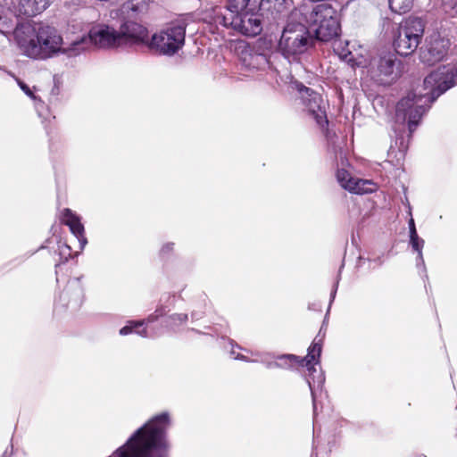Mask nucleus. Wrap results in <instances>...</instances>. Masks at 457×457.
<instances>
[{"instance_id":"f257e3e1","label":"nucleus","mask_w":457,"mask_h":457,"mask_svg":"<svg viewBox=\"0 0 457 457\" xmlns=\"http://www.w3.org/2000/svg\"><path fill=\"white\" fill-rule=\"evenodd\" d=\"M457 85V68H440L430 72L423 85L408 92L395 107V120L399 123H408L410 134L419 126L423 115L431 104L445 91Z\"/></svg>"},{"instance_id":"f03ea898","label":"nucleus","mask_w":457,"mask_h":457,"mask_svg":"<svg viewBox=\"0 0 457 457\" xmlns=\"http://www.w3.org/2000/svg\"><path fill=\"white\" fill-rule=\"evenodd\" d=\"M169 426L170 418L167 412L156 415L109 457H168L169 444L166 434Z\"/></svg>"},{"instance_id":"7ed1b4c3","label":"nucleus","mask_w":457,"mask_h":457,"mask_svg":"<svg viewBox=\"0 0 457 457\" xmlns=\"http://www.w3.org/2000/svg\"><path fill=\"white\" fill-rule=\"evenodd\" d=\"M253 6L242 9H210L205 12L204 20L215 25L245 36L255 37L262 31L261 14L253 12Z\"/></svg>"},{"instance_id":"20e7f679","label":"nucleus","mask_w":457,"mask_h":457,"mask_svg":"<svg viewBox=\"0 0 457 457\" xmlns=\"http://www.w3.org/2000/svg\"><path fill=\"white\" fill-rule=\"evenodd\" d=\"M321 349L320 341L317 342L316 339H314L304 358L301 359L294 354H284L279 356V361L275 363V366L280 368H292L296 365L306 367L308 372L306 374V380L312 393L314 415L317 410L316 388H321L325 381L324 375L315 368V365L320 362Z\"/></svg>"},{"instance_id":"39448f33","label":"nucleus","mask_w":457,"mask_h":457,"mask_svg":"<svg viewBox=\"0 0 457 457\" xmlns=\"http://www.w3.org/2000/svg\"><path fill=\"white\" fill-rule=\"evenodd\" d=\"M296 20L292 19L291 12L278 45L279 53L288 60H295L296 56L303 54L312 42L307 26L301 20L295 21Z\"/></svg>"},{"instance_id":"423d86ee","label":"nucleus","mask_w":457,"mask_h":457,"mask_svg":"<svg viewBox=\"0 0 457 457\" xmlns=\"http://www.w3.org/2000/svg\"><path fill=\"white\" fill-rule=\"evenodd\" d=\"M425 24L421 18L409 17L399 26L394 40L395 52L402 56L411 54L418 47L424 33Z\"/></svg>"},{"instance_id":"0eeeda50","label":"nucleus","mask_w":457,"mask_h":457,"mask_svg":"<svg viewBox=\"0 0 457 457\" xmlns=\"http://www.w3.org/2000/svg\"><path fill=\"white\" fill-rule=\"evenodd\" d=\"M186 28L184 21L170 23L152 37L149 47L160 54L173 55L185 44Z\"/></svg>"},{"instance_id":"6e6552de","label":"nucleus","mask_w":457,"mask_h":457,"mask_svg":"<svg viewBox=\"0 0 457 457\" xmlns=\"http://www.w3.org/2000/svg\"><path fill=\"white\" fill-rule=\"evenodd\" d=\"M37 34L40 43L39 46L41 48L39 59L48 58L53 54L62 50V38L54 27L39 26L37 28ZM87 44V39L82 37L79 40L72 42L69 48L62 49V51L69 55H77L86 49Z\"/></svg>"},{"instance_id":"1a4fd4ad","label":"nucleus","mask_w":457,"mask_h":457,"mask_svg":"<svg viewBox=\"0 0 457 457\" xmlns=\"http://www.w3.org/2000/svg\"><path fill=\"white\" fill-rule=\"evenodd\" d=\"M315 3L303 0L299 8L292 11V19H300L311 29L323 21L337 14L331 4L328 3L315 4Z\"/></svg>"},{"instance_id":"9d476101","label":"nucleus","mask_w":457,"mask_h":457,"mask_svg":"<svg viewBox=\"0 0 457 457\" xmlns=\"http://www.w3.org/2000/svg\"><path fill=\"white\" fill-rule=\"evenodd\" d=\"M400 63L392 54L374 58L370 63L369 74L376 83L389 85L398 78Z\"/></svg>"},{"instance_id":"9b49d317","label":"nucleus","mask_w":457,"mask_h":457,"mask_svg":"<svg viewBox=\"0 0 457 457\" xmlns=\"http://www.w3.org/2000/svg\"><path fill=\"white\" fill-rule=\"evenodd\" d=\"M295 86L309 114L316 120L320 127L327 126L328 120L321 96L301 83H296Z\"/></svg>"},{"instance_id":"f8f14e48","label":"nucleus","mask_w":457,"mask_h":457,"mask_svg":"<svg viewBox=\"0 0 457 457\" xmlns=\"http://www.w3.org/2000/svg\"><path fill=\"white\" fill-rule=\"evenodd\" d=\"M15 41L22 54L29 58L39 59L41 54L37 29L31 25L22 24L14 30Z\"/></svg>"},{"instance_id":"ddd939ff","label":"nucleus","mask_w":457,"mask_h":457,"mask_svg":"<svg viewBox=\"0 0 457 457\" xmlns=\"http://www.w3.org/2000/svg\"><path fill=\"white\" fill-rule=\"evenodd\" d=\"M450 46L448 39L439 36L430 37L426 44L420 49V59L421 62L428 66L441 62L447 54Z\"/></svg>"},{"instance_id":"4468645a","label":"nucleus","mask_w":457,"mask_h":457,"mask_svg":"<svg viewBox=\"0 0 457 457\" xmlns=\"http://www.w3.org/2000/svg\"><path fill=\"white\" fill-rule=\"evenodd\" d=\"M88 40L99 48L121 46V37H120L119 31L105 25L93 27L88 33Z\"/></svg>"},{"instance_id":"2eb2a0df","label":"nucleus","mask_w":457,"mask_h":457,"mask_svg":"<svg viewBox=\"0 0 457 457\" xmlns=\"http://www.w3.org/2000/svg\"><path fill=\"white\" fill-rule=\"evenodd\" d=\"M119 35L121 37V46L137 45L148 40L147 29L135 21H125L120 28Z\"/></svg>"},{"instance_id":"dca6fc26","label":"nucleus","mask_w":457,"mask_h":457,"mask_svg":"<svg viewBox=\"0 0 457 457\" xmlns=\"http://www.w3.org/2000/svg\"><path fill=\"white\" fill-rule=\"evenodd\" d=\"M337 179L340 186L354 194H367L374 190L375 185L370 180L354 179L345 169H340L337 172Z\"/></svg>"},{"instance_id":"f3484780","label":"nucleus","mask_w":457,"mask_h":457,"mask_svg":"<svg viewBox=\"0 0 457 457\" xmlns=\"http://www.w3.org/2000/svg\"><path fill=\"white\" fill-rule=\"evenodd\" d=\"M284 0H228L226 6H215L212 9H242L247 8L248 6L256 7L260 5L265 7L268 10L281 11L283 7Z\"/></svg>"},{"instance_id":"a211bd4d","label":"nucleus","mask_w":457,"mask_h":457,"mask_svg":"<svg viewBox=\"0 0 457 457\" xmlns=\"http://www.w3.org/2000/svg\"><path fill=\"white\" fill-rule=\"evenodd\" d=\"M317 39L320 41H329L339 35L340 24L337 14L323 21L319 25L311 29Z\"/></svg>"},{"instance_id":"6ab92c4d","label":"nucleus","mask_w":457,"mask_h":457,"mask_svg":"<svg viewBox=\"0 0 457 457\" xmlns=\"http://www.w3.org/2000/svg\"><path fill=\"white\" fill-rule=\"evenodd\" d=\"M62 222L70 228L71 232L78 238L80 249H83L87 243L84 235V226L80 218L71 209L66 208L62 211Z\"/></svg>"},{"instance_id":"aec40b11","label":"nucleus","mask_w":457,"mask_h":457,"mask_svg":"<svg viewBox=\"0 0 457 457\" xmlns=\"http://www.w3.org/2000/svg\"><path fill=\"white\" fill-rule=\"evenodd\" d=\"M50 0H20L17 12L20 16L33 17L43 11L49 5Z\"/></svg>"},{"instance_id":"412c9836","label":"nucleus","mask_w":457,"mask_h":457,"mask_svg":"<svg viewBox=\"0 0 457 457\" xmlns=\"http://www.w3.org/2000/svg\"><path fill=\"white\" fill-rule=\"evenodd\" d=\"M70 296L71 299L68 304H73L77 307L82 303L84 295L79 278L69 281L66 289L62 293L60 298L65 300Z\"/></svg>"},{"instance_id":"4be33fe9","label":"nucleus","mask_w":457,"mask_h":457,"mask_svg":"<svg viewBox=\"0 0 457 457\" xmlns=\"http://www.w3.org/2000/svg\"><path fill=\"white\" fill-rule=\"evenodd\" d=\"M242 61L249 69H258L259 65L266 62L264 54L251 53L250 51L243 52Z\"/></svg>"},{"instance_id":"5701e85b","label":"nucleus","mask_w":457,"mask_h":457,"mask_svg":"<svg viewBox=\"0 0 457 457\" xmlns=\"http://www.w3.org/2000/svg\"><path fill=\"white\" fill-rule=\"evenodd\" d=\"M144 322H145L144 320H142V321H129L125 327L120 328V334L122 336H126L132 332H135L136 334H137L143 337H147L148 334H147L146 328H144L139 329V328H141L143 326Z\"/></svg>"},{"instance_id":"b1692460","label":"nucleus","mask_w":457,"mask_h":457,"mask_svg":"<svg viewBox=\"0 0 457 457\" xmlns=\"http://www.w3.org/2000/svg\"><path fill=\"white\" fill-rule=\"evenodd\" d=\"M390 10L398 14L409 12L413 4V0H388Z\"/></svg>"},{"instance_id":"393cba45","label":"nucleus","mask_w":457,"mask_h":457,"mask_svg":"<svg viewBox=\"0 0 457 457\" xmlns=\"http://www.w3.org/2000/svg\"><path fill=\"white\" fill-rule=\"evenodd\" d=\"M424 244H425V241L419 237L418 233H416L414 235L413 234L410 235V245H411V248L419 253V260L421 261V264L423 266H424V259H423V254H422V249H423Z\"/></svg>"},{"instance_id":"a878e982","label":"nucleus","mask_w":457,"mask_h":457,"mask_svg":"<svg viewBox=\"0 0 457 457\" xmlns=\"http://www.w3.org/2000/svg\"><path fill=\"white\" fill-rule=\"evenodd\" d=\"M124 6L132 12L140 13L147 9L148 0H129Z\"/></svg>"},{"instance_id":"bb28decb","label":"nucleus","mask_w":457,"mask_h":457,"mask_svg":"<svg viewBox=\"0 0 457 457\" xmlns=\"http://www.w3.org/2000/svg\"><path fill=\"white\" fill-rule=\"evenodd\" d=\"M336 51L337 52L341 59L348 62H353L354 59V56L353 55L352 52L348 48L343 47L341 42L338 44V46H337Z\"/></svg>"},{"instance_id":"cd10ccee","label":"nucleus","mask_w":457,"mask_h":457,"mask_svg":"<svg viewBox=\"0 0 457 457\" xmlns=\"http://www.w3.org/2000/svg\"><path fill=\"white\" fill-rule=\"evenodd\" d=\"M166 313L165 308L161 306L155 310V312L148 316L146 321L148 323L155 321L158 318L163 316Z\"/></svg>"},{"instance_id":"c85d7f7f","label":"nucleus","mask_w":457,"mask_h":457,"mask_svg":"<svg viewBox=\"0 0 457 457\" xmlns=\"http://www.w3.org/2000/svg\"><path fill=\"white\" fill-rule=\"evenodd\" d=\"M20 88L28 96H29L31 99L33 100H37V96L34 95V93L31 91V89L29 88V87L25 84L23 81H21V79H15Z\"/></svg>"},{"instance_id":"c756f323","label":"nucleus","mask_w":457,"mask_h":457,"mask_svg":"<svg viewBox=\"0 0 457 457\" xmlns=\"http://www.w3.org/2000/svg\"><path fill=\"white\" fill-rule=\"evenodd\" d=\"M170 319L172 320L173 323H183L187 320V315L184 313L173 314L170 317Z\"/></svg>"},{"instance_id":"7c9ffc66","label":"nucleus","mask_w":457,"mask_h":457,"mask_svg":"<svg viewBox=\"0 0 457 457\" xmlns=\"http://www.w3.org/2000/svg\"><path fill=\"white\" fill-rule=\"evenodd\" d=\"M59 251H60V254L61 255H67L65 257V261L68 260L69 257H71V247L67 245H62L59 246Z\"/></svg>"},{"instance_id":"2f4dec72","label":"nucleus","mask_w":457,"mask_h":457,"mask_svg":"<svg viewBox=\"0 0 457 457\" xmlns=\"http://www.w3.org/2000/svg\"><path fill=\"white\" fill-rule=\"evenodd\" d=\"M449 8L447 12L453 16H457V0H453V3L449 4Z\"/></svg>"},{"instance_id":"473e14b6","label":"nucleus","mask_w":457,"mask_h":457,"mask_svg":"<svg viewBox=\"0 0 457 457\" xmlns=\"http://www.w3.org/2000/svg\"><path fill=\"white\" fill-rule=\"evenodd\" d=\"M408 225H409L410 235L416 234L417 230H416L415 222H414V220L412 217H411V219L409 220Z\"/></svg>"},{"instance_id":"72a5a7b5","label":"nucleus","mask_w":457,"mask_h":457,"mask_svg":"<svg viewBox=\"0 0 457 457\" xmlns=\"http://www.w3.org/2000/svg\"><path fill=\"white\" fill-rule=\"evenodd\" d=\"M172 247H173V244H172V243L167 244V245H165L162 248L161 253H167V252H169V251L172 250Z\"/></svg>"},{"instance_id":"f704fd0d","label":"nucleus","mask_w":457,"mask_h":457,"mask_svg":"<svg viewBox=\"0 0 457 457\" xmlns=\"http://www.w3.org/2000/svg\"><path fill=\"white\" fill-rule=\"evenodd\" d=\"M337 286H338V281L336 282V284L334 285V288L331 292V295H330V297H331V302L334 300L335 296H336V294H337Z\"/></svg>"},{"instance_id":"c9c22d12","label":"nucleus","mask_w":457,"mask_h":457,"mask_svg":"<svg viewBox=\"0 0 457 457\" xmlns=\"http://www.w3.org/2000/svg\"><path fill=\"white\" fill-rule=\"evenodd\" d=\"M416 265H417L418 268H422L425 270V265L423 266L421 264V261L419 260V254L417 255Z\"/></svg>"},{"instance_id":"e433bc0d","label":"nucleus","mask_w":457,"mask_h":457,"mask_svg":"<svg viewBox=\"0 0 457 457\" xmlns=\"http://www.w3.org/2000/svg\"><path fill=\"white\" fill-rule=\"evenodd\" d=\"M235 359L247 361L246 357L242 354L236 355Z\"/></svg>"},{"instance_id":"4c0bfd02","label":"nucleus","mask_w":457,"mask_h":457,"mask_svg":"<svg viewBox=\"0 0 457 457\" xmlns=\"http://www.w3.org/2000/svg\"><path fill=\"white\" fill-rule=\"evenodd\" d=\"M2 19H3V18H2V16L0 15V21H2Z\"/></svg>"}]
</instances>
